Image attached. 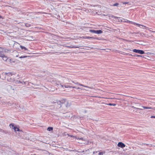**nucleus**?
I'll use <instances>...</instances> for the list:
<instances>
[{
	"label": "nucleus",
	"instance_id": "f257e3e1",
	"mask_svg": "<svg viewBox=\"0 0 155 155\" xmlns=\"http://www.w3.org/2000/svg\"><path fill=\"white\" fill-rule=\"evenodd\" d=\"M109 18L111 19V18H114L115 19V21L118 22H127L128 23L133 24L134 25H137L138 27H139L140 28H144L146 27L143 25L139 24H138L134 22L130 21L126 19H124L122 18L118 17L116 16H114L112 15H110L109 16Z\"/></svg>",
	"mask_w": 155,
	"mask_h": 155
},
{
	"label": "nucleus",
	"instance_id": "f03ea898",
	"mask_svg": "<svg viewBox=\"0 0 155 155\" xmlns=\"http://www.w3.org/2000/svg\"><path fill=\"white\" fill-rule=\"evenodd\" d=\"M6 76L5 77L7 78V80L8 81L11 82H13V83L16 84H20V81L17 80H15L13 78H12L10 77L11 76H12L14 74L13 73L8 72L6 73Z\"/></svg>",
	"mask_w": 155,
	"mask_h": 155
},
{
	"label": "nucleus",
	"instance_id": "7ed1b4c3",
	"mask_svg": "<svg viewBox=\"0 0 155 155\" xmlns=\"http://www.w3.org/2000/svg\"><path fill=\"white\" fill-rule=\"evenodd\" d=\"M52 103L53 104H57L58 105V107H61V104H66V106L67 107L69 106V105L67 104H68V101L65 99L62 100L61 101H57V100H55L54 101H51Z\"/></svg>",
	"mask_w": 155,
	"mask_h": 155
},
{
	"label": "nucleus",
	"instance_id": "20e7f679",
	"mask_svg": "<svg viewBox=\"0 0 155 155\" xmlns=\"http://www.w3.org/2000/svg\"><path fill=\"white\" fill-rule=\"evenodd\" d=\"M133 51L134 52L138 53L141 54H143L144 53V51L142 50L134 49L133 50Z\"/></svg>",
	"mask_w": 155,
	"mask_h": 155
},
{
	"label": "nucleus",
	"instance_id": "39448f33",
	"mask_svg": "<svg viewBox=\"0 0 155 155\" xmlns=\"http://www.w3.org/2000/svg\"><path fill=\"white\" fill-rule=\"evenodd\" d=\"M90 32L95 33L97 34H100L103 32V31L100 30L97 31L94 30H90Z\"/></svg>",
	"mask_w": 155,
	"mask_h": 155
},
{
	"label": "nucleus",
	"instance_id": "423d86ee",
	"mask_svg": "<svg viewBox=\"0 0 155 155\" xmlns=\"http://www.w3.org/2000/svg\"><path fill=\"white\" fill-rule=\"evenodd\" d=\"M133 107L135 109L134 110V111H135L137 113H139L140 114H143V112L141 110H142V109L136 108L133 106Z\"/></svg>",
	"mask_w": 155,
	"mask_h": 155
},
{
	"label": "nucleus",
	"instance_id": "0eeeda50",
	"mask_svg": "<svg viewBox=\"0 0 155 155\" xmlns=\"http://www.w3.org/2000/svg\"><path fill=\"white\" fill-rule=\"evenodd\" d=\"M57 84L58 85H60L61 87H64L65 88H71V86L69 85H62L61 84H60L59 82H58V83H57Z\"/></svg>",
	"mask_w": 155,
	"mask_h": 155
},
{
	"label": "nucleus",
	"instance_id": "6e6552de",
	"mask_svg": "<svg viewBox=\"0 0 155 155\" xmlns=\"http://www.w3.org/2000/svg\"><path fill=\"white\" fill-rule=\"evenodd\" d=\"M118 146L119 147L123 148L125 147V145L121 142H119L118 143Z\"/></svg>",
	"mask_w": 155,
	"mask_h": 155
},
{
	"label": "nucleus",
	"instance_id": "1a4fd4ad",
	"mask_svg": "<svg viewBox=\"0 0 155 155\" xmlns=\"http://www.w3.org/2000/svg\"><path fill=\"white\" fill-rule=\"evenodd\" d=\"M11 63L12 64L14 63V64H16L17 63H19V61H18L17 60L15 59L14 61L12 60L11 61Z\"/></svg>",
	"mask_w": 155,
	"mask_h": 155
},
{
	"label": "nucleus",
	"instance_id": "9d476101",
	"mask_svg": "<svg viewBox=\"0 0 155 155\" xmlns=\"http://www.w3.org/2000/svg\"><path fill=\"white\" fill-rule=\"evenodd\" d=\"M72 82L74 83V84H77L78 85L83 86V87H88L87 86L84 85L82 84H80L78 82L74 83V81H72Z\"/></svg>",
	"mask_w": 155,
	"mask_h": 155
},
{
	"label": "nucleus",
	"instance_id": "9b49d317",
	"mask_svg": "<svg viewBox=\"0 0 155 155\" xmlns=\"http://www.w3.org/2000/svg\"><path fill=\"white\" fill-rule=\"evenodd\" d=\"M3 55V49L2 48H0V56H2Z\"/></svg>",
	"mask_w": 155,
	"mask_h": 155
},
{
	"label": "nucleus",
	"instance_id": "f8f14e48",
	"mask_svg": "<svg viewBox=\"0 0 155 155\" xmlns=\"http://www.w3.org/2000/svg\"><path fill=\"white\" fill-rule=\"evenodd\" d=\"M83 38L85 39H88L89 38H93L94 39V37H88V36H83L82 37Z\"/></svg>",
	"mask_w": 155,
	"mask_h": 155
},
{
	"label": "nucleus",
	"instance_id": "ddd939ff",
	"mask_svg": "<svg viewBox=\"0 0 155 155\" xmlns=\"http://www.w3.org/2000/svg\"><path fill=\"white\" fill-rule=\"evenodd\" d=\"M1 31L4 32V33L5 34V35H7L8 36L10 35V33L9 32H8L7 31H5L3 30H0Z\"/></svg>",
	"mask_w": 155,
	"mask_h": 155
},
{
	"label": "nucleus",
	"instance_id": "4468645a",
	"mask_svg": "<svg viewBox=\"0 0 155 155\" xmlns=\"http://www.w3.org/2000/svg\"><path fill=\"white\" fill-rule=\"evenodd\" d=\"M0 57L2 58L3 60L5 61H6V60H7V59H8L7 57L6 56H5L4 54H3V56H0Z\"/></svg>",
	"mask_w": 155,
	"mask_h": 155
},
{
	"label": "nucleus",
	"instance_id": "2eb2a0df",
	"mask_svg": "<svg viewBox=\"0 0 155 155\" xmlns=\"http://www.w3.org/2000/svg\"><path fill=\"white\" fill-rule=\"evenodd\" d=\"M141 107L145 109H153V108L151 107H147L143 106H142Z\"/></svg>",
	"mask_w": 155,
	"mask_h": 155
},
{
	"label": "nucleus",
	"instance_id": "dca6fc26",
	"mask_svg": "<svg viewBox=\"0 0 155 155\" xmlns=\"http://www.w3.org/2000/svg\"><path fill=\"white\" fill-rule=\"evenodd\" d=\"M20 47L21 49H24V51L28 50L24 46H23L22 45H20Z\"/></svg>",
	"mask_w": 155,
	"mask_h": 155
},
{
	"label": "nucleus",
	"instance_id": "f3484780",
	"mask_svg": "<svg viewBox=\"0 0 155 155\" xmlns=\"http://www.w3.org/2000/svg\"><path fill=\"white\" fill-rule=\"evenodd\" d=\"M9 126L11 128H12L13 129H14L15 127H16V126H14V124H10L9 125Z\"/></svg>",
	"mask_w": 155,
	"mask_h": 155
},
{
	"label": "nucleus",
	"instance_id": "a211bd4d",
	"mask_svg": "<svg viewBox=\"0 0 155 155\" xmlns=\"http://www.w3.org/2000/svg\"><path fill=\"white\" fill-rule=\"evenodd\" d=\"M14 130L15 131H20L19 128L17 127H15V128H14Z\"/></svg>",
	"mask_w": 155,
	"mask_h": 155
},
{
	"label": "nucleus",
	"instance_id": "6ab92c4d",
	"mask_svg": "<svg viewBox=\"0 0 155 155\" xmlns=\"http://www.w3.org/2000/svg\"><path fill=\"white\" fill-rule=\"evenodd\" d=\"M53 128L52 127H48L47 130L49 131H51L53 130Z\"/></svg>",
	"mask_w": 155,
	"mask_h": 155
},
{
	"label": "nucleus",
	"instance_id": "aec40b11",
	"mask_svg": "<svg viewBox=\"0 0 155 155\" xmlns=\"http://www.w3.org/2000/svg\"><path fill=\"white\" fill-rule=\"evenodd\" d=\"M108 105H110V106H115L116 105V104H112V103H109L107 104Z\"/></svg>",
	"mask_w": 155,
	"mask_h": 155
},
{
	"label": "nucleus",
	"instance_id": "412c9836",
	"mask_svg": "<svg viewBox=\"0 0 155 155\" xmlns=\"http://www.w3.org/2000/svg\"><path fill=\"white\" fill-rule=\"evenodd\" d=\"M27 57V56H21L19 57L20 58H24Z\"/></svg>",
	"mask_w": 155,
	"mask_h": 155
},
{
	"label": "nucleus",
	"instance_id": "4be33fe9",
	"mask_svg": "<svg viewBox=\"0 0 155 155\" xmlns=\"http://www.w3.org/2000/svg\"><path fill=\"white\" fill-rule=\"evenodd\" d=\"M119 5V4L118 3H116L115 4H114L113 5V6H117L118 5Z\"/></svg>",
	"mask_w": 155,
	"mask_h": 155
},
{
	"label": "nucleus",
	"instance_id": "5701e85b",
	"mask_svg": "<svg viewBox=\"0 0 155 155\" xmlns=\"http://www.w3.org/2000/svg\"><path fill=\"white\" fill-rule=\"evenodd\" d=\"M68 135L69 136H70L71 137H73L74 138H76V137L75 136H74L71 135H69L68 134Z\"/></svg>",
	"mask_w": 155,
	"mask_h": 155
},
{
	"label": "nucleus",
	"instance_id": "b1692460",
	"mask_svg": "<svg viewBox=\"0 0 155 155\" xmlns=\"http://www.w3.org/2000/svg\"><path fill=\"white\" fill-rule=\"evenodd\" d=\"M122 3L123 4H128V2H122Z\"/></svg>",
	"mask_w": 155,
	"mask_h": 155
},
{
	"label": "nucleus",
	"instance_id": "393cba45",
	"mask_svg": "<svg viewBox=\"0 0 155 155\" xmlns=\"http://www.w3.org/2000/svg\"><path fill=\"white\" fill-rule=\"evenodd\" d=\"M98 155H103V153L102 152H100L98 153Z\"/></svg>",
	"mask_w": 155,
	"mask_h": 155
},
{
	"label": "nucleus",
	"instance_id": "a878e982",
	"mask_svg": "<svg viewBox=\"0 0 155 155\" xmlns=\"http://www.w3.org/2000/svg\"><path fill=\"white\" fill-rule=\"evenodd\" d=\"M76 139H77V140H82L83 138H77V137H76V138H75Z\"/></svg>",
	"mask_w": 155,
	"mask_h": 155
},
{
	"label": "nucleus",
	"instance_id": "bb28decb",
	"mask_svg": "<svg viewBox=\"0 0 155 155\" xmlns=\"http://www.w3.org/2000/svg\"><path fill=\"white\" fill-rule=\"evenodd\" d=\"M76 89H83L81 88H80L79 87H76Z\"/></svg>",
	"mask_w": 155,
	"mask_h": 155
},
{
	"label": "nucleus",
	"instance_id": "cd10ccee",
	"mask_svg": "<svg viewBox=\"0 0 155 155\" xmlns=\"http://www.w3.org/2000/svg\"><path fill=\"white\" fill-rule=\"evenodd\" d=\"M151 118H155V116H152L150 117Z\"/></svg>",
	"mask_w": 155,
	"mask_h": 155
},
{
	"label": "nucleus",
	"instance_id": "c85d7f7f",
	"mask_svg": "<svg viewBox=\"0 0 155 155\" xmlns=\"http://www.w3.org/2000/svg\"><path fill=\"white\" fill-rule=\"evenodd\" d=\"M71 88H76V87H75V86H71Z\"/></svg>",
	"mask_w": 155,
	"mask_h": 155
},
{
	"label": "nucleus",
	"instance_id": "c756f323",
	"mask_svg": "<svg viewBox=\"0 0 155 155\" xmlns=\"http://www.w3.org/2000/svg\"><path fill=\"white\" fill-rule=\"evenodd\" d=\"M23 81H20V83H23Z\"/></svg>",
	"mask_w": 155,
	"mask_h": 155
},
{
	"label": "nucleus",
	"instance_id": "7c9ffc66",
	"mask_svg": "<svg viewBox=\"0 0 155 155\" xmlns=\"http://www.w3.org/2000/svg\"><path fill=\"white\" fill-rule=\"evenodd\" d=\"M23 83H24V84H26V82H24V81H23Z\"/></svg>",
	"mask_w": 155,
	"mask_h": 155
},
{
	"label": "nucleus",
	"instance_id": "2f4dec72",
	"mask_svg": "<svg viewBox=\"0 0 155 155\" xmlns=\"http://www.w3.org/2000/svg\"><path fill=\"white\" fill-rule=\"evenodd\" d=\"M14 44H18V43H16V42H15H15Z\"/></svg>",
	"mask_w": 155,
	"mask_h": 155
},
{
	"label": "nucleus",
	"instance_id": "473e14b6",
	"mask_svg": "<svg viewBox=\"0 0 155 155\" xmlns=\"http://www.w3.org/2000/svg\"><path fill=\"white\" fill-rule=\"evenodd\" d=\"M8 86L9 87H12L10 85H9Z\"/></svg>",
	"mask_w": 155,
	"mask_h": 155
},
{
	"label": "nucleus",
	"instance_id": "72a5a7b5",
	"mask_svg": "<svg viewBox=\"0 0 155 155\" xmlns=\"http://www.w3.org/2000/svg\"><path fill=\"white\" fill-rule=\"evenodd\" d=\"M138 56L140 57V56H141V55H138Z\"/></svg>",
	"mask_w": 155,
	"mask_h": 155
},
{
	"label": "nucleus",
	"instance_id": "f704fd0d",
	"mask_svg": "<svg viewBox=\"0 0 155 155\" xmlns=\"http://www.w3.org/2000/svg\"><path fill=\"white\" fill-rule=\"evenodd\" d=\"M0 18H2L1 16H0Z\"/></svg>",
	"mask_w": 155,
	"mask_h": 155
}]
</instances>
